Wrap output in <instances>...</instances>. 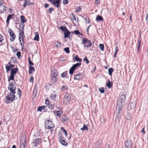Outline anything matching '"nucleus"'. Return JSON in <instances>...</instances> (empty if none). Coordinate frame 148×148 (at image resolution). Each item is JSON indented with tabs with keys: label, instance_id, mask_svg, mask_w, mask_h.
Here are the masks:
<instances>
[{
	"label": "nucleus",
	"instance_id": "obj_57",
	"mask_svg": "<svg viewBox=\"0 0 148 148\" xmlns=\"http://www.w3.org/2000/svg\"><path fill=\"white\" fill-rule=\"evenodd\" d=\"M84 61H86V64H88L89 63V61L87 57L86 56H85L84 58V59L83 60Z\"/></svg>",
	"mask_w": 148,
	"mask_h": 148
},
{
	"label": "nucleus",
	"instance_id": "obj_33",
	"mask_svg": "<svg viewBox=\"0 0 148 148\" xmlns=\"http://www.w3.org/2000/svg\"><path fill=\"white\" fill-rule=\"evenodd\" d=\"M96 20L100 21H103V19L102 17L100 15H97L96 18Z\"/></svg>",
	"mask_w": 148,
	"mask_h": 148
},
{
	"label": "nucleus",
	"instance_id": "obj_61",
	"mask_svg": "<svg viewBox=\"0 0 148 148\" xmlns=\"http://www.w3.org/2000/svg\"><path fill=\"white\" fill-rule=\"evenodd\" d=\"M42 107V110H44L45 112H46L47 110V109L46 108V107L45 106H41Z\"/></svg>",
	"mask_w": 148,
	"mask_h": 148
},
{
	"label": "nucleus",
	"instance_id": "obj_26",
	"mask_svg": "<svg viewBox=\"0 0 148 148\" xmlns=\"http://www.w3.org/2000/svg\"><path fill=\"white\" fill-rule=\"evenodd\" d=\"M106 85L109 88H110L112 87V82H110L109 79H108V83L106 84Z\"/></svg>",
	"mask_w": 148,
	"mask_h": 148
},
{
	"label": "nucleus",
	"instance_id": "obj_13",
	"mask_svg": "<svg viewBox=\"0 0 148 148\" xmlns=\"http://www.w3.org/2000/svg\"><path fill=\"white\" fill-rule=\"evenodd\" d=\"M116 109H118L117 111V112H116L115 116V120L117 121L118 120L119 122V119L120 118L121 115L120 114V111L122 109H121L120 110L119 109V108H117V106H116Z\"/></svg>",
	"mask_w": 148,
	"mask_h": 148
},
{
	"label": "nucleus",
	"instance_id": "obj_48",
	"mask_svg": "<svg viewBox=\"0 0 148 148\" xmlns=\"http://www.w3.org/2000/svg\"><path fill=\"white\" fill-rule=\"evenodd\" d=\"M54 104H51L50 103L48 105V108L51 110H52L53 108V107L54 106Z\"/></svg>",
	"mask_w": 148,
	"mask_h": 148
},
{
	"label": "nucleus",
	"instance_id": "obj_56",
	"mask_svg": "<svg viewBox=\"0 0 148 148\" xmlns=\"http://www.w3.org/2000/svg\"><path fill=\"white\" fill-rule=\"evenodd\" d=\"M56 95L52 94L50 96V98L51 99H52L53 100H54V99H55L56 98Z\"/></svg>",
	"mask_w": 148,
	"mask_h": 148
},
{
	"label": "nucleus",
	"instance_id": "obj_14",
	"mask_svg": "<svg viewBox=\"0 0 148 148\" xmlns=\"http://www.w3.org/2000/svg\"><path fill=\"white\" fill-rule=\"evenodd\" d=\"M26 145V140L25 138H21L20 142V148H25V145Z\"/></svg>",
	"mask_w": 148,
	"mask_h": 148
},
{
	"label": "nucleus",
	"instance_id": "obj_53",
	"mask_svg": "<svg viewBox=\"0 0 148 148\" xmlns=\"http://www.w3.org/2000/svg\"><path fill=\"white\" fill-rule=\"evenodd\" d=\"M14 83L13 82H12L9 84V87L11 88H14L15 86H14Z\"/></svg>",
	"mask_w": 148,
	"mask_h": 148
},
{
	"label": "nucleus",
	"instance_id": "obj_39",
	"mask_svg": "<svg viewBox=\"0 0 148 148\" xmlns=\"http://www.w3.org/2000/svg\"><path fill=\"white\" fill-rule=\"evenodd\" d=\"M85 17H83V18L86 21V23L87 24L89 23L90 22L89 19L88 17L85 16Z\"/></svg>",
	"mask_w": 148,
	"mask_h": 148
},
{
	"label": "nucleus",
	"instance_id": "obj_8",
	"mask_svg": "<svg viewBox=\"0 0 148 148\" xmlns=\"http://www.w3.org/2000/svg\"><path fill=\"white\" fill-rule=\"evenodd\" d=\"M55 7L58 8L60 7V3L61 0H47Z\"/></svg>",
	"mask_w": 148,
	"mask_h": 148
},
{
	"label": "nucleus",
	"instance_id": "obj_59",
	"mask_svg": "<svg viewBox=\"0 0 148 148\" xmlns=\"http://www.w3.org/2000/svg\"><path fill=\"white\" fill-rule=\"evenodd\" d=\"M53 10L54 9L52 7L49 8L48 10L50 14L53 11Z\"/></svg>",
	"mask_w": 148,
	"mask_h": 148
},
{
	"label": "nucleus",
	"instance_id": "obj_58",
	"mask_svg": "<svg viewBox=\"0 0 148 148\" xmlns=\"http://www.w3.org/2000/svg\"><path fill=\"white\" fill-rule=\"evenodd\" d=\"M18 94L19 95V98L21 97V90L19 89V88H18Z\"/></svg>",
	"mask_w": 148,
	"mask_h": 148
},
{
	"label": "nucleus",
	"instance_id": "obj_60",
	"mask_svg": "<svg viewBox=\"0 0 148 148\" xmlns=\"http://www.w3.org/2000/svg\"><path fill=\"white\" fill-rule=\"evenodd\" d=\"M27 0H25L24 2L23 3V6L24 8H25L27 5Z\"/></svg>",
	"mask_w": 148,
	"mask_h": 148
},
{
	"label": "nucleus",
	"instance_id": "obj_5",
	"mask_svg": "<svg viewBox=\"0 0 148 148\" xmlns=\"http://www.w3.org/2000/svg\"><path fill=\"white\" fill-rule=\"evenodd\" d=\"M42 140L41 138H35L33 140L32 144L33 147L35 148L37 147L42 142Z\"/></svg>",
	"mask_w": 148,
	"mask_h": 148
},
{
	"label": "nucleus",
	"instance_id": "obj_41",
	"mask_svg": "<svg viewBox=\"0 0 148 148\" xmlns=\"http://www.w3.org/2000/svg\"><path fill=\"white\" fill-rule=\"evenodd\" d=\"M72 33H74L75 34L77 35H82V34H81L79 32V31L78 30H76L73 32H71Z\"/></svg>",
	"mask_w": 148,
	"mask_h": 148
},
{
	"label": "nucleus",
	"instance_id": "obj_18",
	"mask_svg": "<svg viewBox=\"0 0 148 148\" xmlns=\"http://www.w3.org/2000/svg\"><path fill=\"white\" fill-rule=\"evenodd\" d=\"M83 74L81 73L75 75L74 76V79L79 80L83 79Z\"/></svg>",
	"mask_w": 148,
	"mask_h": 148
},
{
	"label": "nucleus",
	"instance_id": "obj_9",
	"mask_svg": "<svg viewBox=\"0 0 148 148\" xmlns=\"http://www.w3.org/2000/svg\"><path fill=\"white\" fill-rule=\"evenodd\" d=\"M59 141L60 143L63 145L65 146H67L68 145L67 143L65 141V139L63 136L61 134H59Z\"/></svg>",
	"mask_w": 148,
	"mask_h": 148
},
{
	"label": "nucleus",
	"instance_id": "obj_63",
	"mask_svg": "<svg viewBox=\"0 0 148 148\" xmlns=\"http://www.w3.org/2000/svg\"><path fill=\"white\" fill-rule=\"evenodd\" d=\"M69 0H63V4L64 5H66L68 3Z\"/></svg>",
	"mask_w": 148,
	"mask_h": 148
},
{
	"label": "nucleus",
	"instance_id": "obj_28",
	"mask_svg": "<svg viewBox=\"0 0 148 148\" xmlns=\"http://www.w3.org/2000/svg\"><path fill=\"white\" fill-rule=\"evenodd\" d=\"M32 71H35V69L33 66H29L28 72L29 74H31L32 73Z\"/></svg>",
	"mask_w": 148,
	"mask_h": 148
},
{
	"label": "nucleus",
	"instance_id": "obj_15",
	"mask_svg": "<svg viewBox=\"0 0 148 148\" xmlns=\"http://www.w3.org/2000/svg\"><path fill=\"white\" fill-rule=\"evenodd\" d=\"M130 102L131 103L129 105V106H130V109L135 108L136 105V103L135 101L132 99H131Z\"/></svg>",
	"mask_w": 148,
	"mask_h": 148
},
{
	"label": "nucleus",
	"instance_id": "obj_62",
	"mask_svg": "<svg viewBox=\"0 0 148 148\" xmlns=\"http://www.w3.org/2000/svg\"><path fill=\"white\" fill-rule=\"evenodd\" d=\"M16 55L18 58H20L21 56V52L20 51H18L17 52Z\"/></svg>",
	"mask_w": 148,
	"mask_h": 148
},
{
	"label": "nucleus",
	"instance_id": "obj_43",
	"mask_svg": "<svg viewBox=\"0 0 148 148\" xmlns=\"http://www.w3.org/2000/svg\"><path fill=\"white\" fill-rule=\"evenodd\" d=\"M138 46L137 48V52H138L139 50V48L140 46V43L141 42V40L139 38L138 39Z\"/></svg>",
	"mask_w": 148,
	"mask_h": 148
},
{
	"label": "nucleus",
	"instance_id": "obj_23",
	"mask_svg": "<svg viewBox=\"0 0 148 148\" xmlns=\"http://www.w3.org/2000/svg\"><path fill=\"white\" fill-rule=\"evenodd\" d=\"M14 15V14H10L8 16L6 22L8 25L9 24L10 20L12 18V17Z\"/></svg>",
	"mask_w": 148,
	"mask_h": 148
},
{
	"label": "nucleus",
	"instance_id": "obj_46",
	"mask_svg": "<svg viewBox=\"0 0 148 148\" xmlns=\"http://www.w3.org/2000/svg\"><path fill=\"white\" fill-rule=\"evenodd\" d=\"M61 90L62 91L65 90H68V88L66 86H63L61 87Z\"/></svg>",
	"mask_w": 148,
	"mask_h": 148
},
{
	"label": "nucleus",
	"instance_id": "obj_44",
	"mask_svg": "<svg viewBox=\"0 0 148 148\" xmlns=\"http://www.w3.org/2000/svg\"><path fill=\"white\" fill-rule=\"evenodd\" d=\"M99 47L100 49L102 51H103L104 50V45L103 44H100L99 45Z\"/></svg>",
	"mask_w": 148,
	"mask_h": 148
},
{
	"label": "nucleus",
	"instance_id": "obj_38",
	"mask_svg": "<svg viewBox=\"0 0 148 148\" xmlns=\"http://www.w3.org/2000/svg\"><path fill=\"white\" fill-rule=\"evenodd\" d=\"M74 59L77 62H79L80 63L82 61V59L81 58H79L78 56H75L74 57Z\"/></svg>",
	"mask_w": 148,
	"mask_h": 148
},
{
	"label": "nucleus",
	"instance_id": "obj_51",
	"mask_svg": "<svg viewBox=\"0 0 148 148\" xmlns=\"http://www.w3.org/2000/svg\"><path fill=\"white\" fill-rule=\"evenodd\" d=\"M28 59L29 60V66L34 65V64L31 61L30 57H29L28 58Z\"/></svg>",
	"mask_w": 148,
	"mask_h": 148
},
{
	"label": "nucleus",
	"instance_id": "obj_21",
	"mask_svg": "<svg viewBox=\"0 0 148 148\" xmlns=\"http://www.w3.org/2000/svg\"><path fill=\"white\" fill-rule=\"evenodd\" d=\"M101 143L100 140L97 141L95 144V148H100Z\"/></svg>",
	"mask_w": 148,
	"mask_h": 148
},
{
	"label": "nucleus",
	"instance_id": "obj_29",
	"mask_svg": "<svg viewBox=\"0 0 148 148\" xmlns=\"http://www.w3.org/2000/svg\"><path fill=\"white\" fill-rule=\"evenodd\" d=\"M34 39V40L37 41L39 40V34L38 32H36L35 33V36Z\"/></svg>",
	"mask_w": 148,
	"mask_h": 148
},
{
	"label": "nucleus",
	"instance_id": "obj_64",
	"mask_svg": "<svg viewBox=\"0 0 148 148\" xmlns=\"http://www.w3.org/2000/svg\"><path fill=\"white\" fill-rule=\"evenodd\" d=\"M115 47V52L117 53L119 51V48L117 45H116Z\"/></svg>",
	"mask_w": 148,
	"mask_h": 148
},
{
	"label": "nucleus",
	"instance_id": "obj_34",
	"mask_svg": "<svg viewBox=\"0 0 148 148\" xmlns=\"http://www.w3.org/2000/svg\"><path fill=\"white\" fill-rule=\"evenodd\" d=\"M80 130L82 131H84L86 130L87 131H88V127L85 124H84L83 127L80 128Z\"/></svg>",
	"mask_w": 148,
	"mask_h": 148
},
{
	"label": "nucleus",
	"instance_id": "obj_11",
	"mask_svg": "<svg viewBox=\"0 0 148 148\" xmlns=\"http://www.w3.org/2000/svg\"><path fill=\"white\" fill-rule=\"evenodd\" d=\"M132 141L130 139H127L125 143V148H132Z\"/></svg>",
	"mask_w": 148,
	"mask_h": 148
},
{
	"label": "nucleus",
	"instance_id": "obj_35",
	"mask_svg": "<svg viewBox=\"0 0 148 148\" xmlns=\"http://www.w3.org/2000/svg\"><path fill=\"white\" fill-rule=\"evenodd\" d=\"M10 61L11 62L15 63H17L18 62V60L15 57H12Z\"/></svg>",
	"mask_w": 148,
	"mask_h": 148
},
{
	"label": "nucleus",
	"instance_id": "obj_3",
	"mask_svg": "<svg viewBox=\"0 0 148 148\" xmlns=\"http://www.w3.org/2000/svg\"><path fill=\"white\" fill-rule=\"evenodd\" d=\"M18 71L17 68H12L10 71V77L8 78V81L9 82L11 80L14 81V75Z\"/></svg>",
	"mask_w": 148,
	"mask_h": 148
},
{
	"label": "nucleus",
	"instance_id": "obj_12",
	"mask_svg": "<svg viewBox=\"0 0 148 148\" xmlns=\"http://www.w3.org/2000/svg\"><path fill=\"white\" fill-rule=\"evenodd\" d=\"M64 99L65 102L67 103L69 102L71 99V97L69 94L67 92H66L64 96Z\"/></svg>",
	"mask_w": 148,
	"mask_h": 148
},
{
	"label": "nucleus",
	"instance_id": "obj_50",
	"mask_svg": "<svg viewBox=\"0 0 148 148\" xmlns=\"http://www.w3.org/2000/svg\"><path fill=\"white\" fill-rule=\"evenodd\" d=\"M64 51L67 53H70V50L69 47H66L64 49Z\"/></svg>",
	"mask_w": 148,
	"mask_h": 148
},
{
	"label": "nucleus",
	"instance_id": "obj_7",
	"mask_svg": "<svg viewBox=\"0 0 148 148\" xmlns=\"http://www.w3.org/2000/svg\"><path fill=\"white\" fill-rule=\"evenodd\" d=\"M81 64L80 63H78L73 64L71 68L69 70V73L71 75L73 74L74 71L77 68L80 66Z\"/></svg>",
	"mask_w": 148,
	"mask_h": 148
},
{
	"label": "nucleus",
	"instance_id": "obj_54",
	"mask_svg": "<svg viewBox=\"0 0 148 148\" xmlns=\"http://www.w3.org/2000/svg\"><path fill=\"white\" fill-rule=\"evenodd\" d=\"M27 5H33L34 4V3L31 2L29 0H27Z\"/></svg>",
	"mask_w": 148,
	"mask_h": 148
},
{
	"label": "nucleus",
	"instance_id": "obj_27",
	"mask_svg": "<svg viewBox=\"0 0 148 148\" xmlns=\"http://www.w3.org/2000/svg\"><path fill=\"white\" fill-rule=\"evenodd\" d=\"M54 113L57 116H58L59 117H60L62 114V111H60L58 110H55L54 112Z\"/></svg>",
	"mask_w": 148,
	"mask_h": 148
},
{
	"label": "nucleus",
	"instance_id": "obj_6",
	"mask_svg": "<svg viewBox=\"0 0 148 148\" xmlns=\"http://www.w3.org/2000/svg\"><path fill=\"white\" fill-rule=\"evenodd\" d=\"M45 127L46 128L51 130L55 127V125L52 121L48 120L45 122Z\"/></svg>",
	"mask_w": 148,
	"mask_h": 148
},
{
	"label": "nucleus",
	"instance_id": "obj_22",
	"mask_svg": "<svg viewBox=\"0 0 148 148\" xmlns=\"http://www.w3.org/2000/svg\"><path fill=\"white\" fill-rule=\"evenodd\" d=\"M58 73L56 69H54L51 71V75L58 76Z\"/></svg>",
	"mask_w": 148,
	"mask_h": 148
},
{
	"label": "nucleus",
	"instance_id": "obj_55",
	"mask_svg": "<svg viewBox=\"0 0 148 148\" xmlns=\"http://www.w3.org/2000/svg\"><path fill=\"white\" fill-rule=\"evenodd\" d=\"M4 40L3 36L0 34V44L2 43Z\"/></svg>",
	"mask_w": 148,
	"mask_h": 148
},
{
	"label": "nucleus",
	"instance_id": "obj_30",
	"mask_svg": "<svg viewBox=\"0 0 148 148\" xmlns=\"http://www.w3.org/2000/svg\"><path fill=\"white\" fill-rule=\"evenodd\" d=\"M21 21L22 22L21 23L23 24L24 23L26 22L27 20L25 18L24 16L23 15L21 16Z\"/></svg>",
	"mask_w": 148,
	"mask_h": 148
},
{
	"label": "nucleus",
	"instance_id": "obj_49",
	"mask_svg": "<svg viewBox=\"0 0 148 148\" xmlns=\"http://www.w3.org/2000/svg\"><path fill=\"white\" fill-rule=\"evenodd\" d=\"M99 90L101 93H103L105 92L104 88L103 87H101L99 88Z\"/></svg>",
	"mask_w": 148,
	"mask_h": 148
},
{
	"label": "nucleus",
	"instance_id": "obj_47",
	"mask_svg": "<svg viewBox=\"0 0 148 148\" xmlns=\"http://www.w3.org/2000/svg\"><path fill=\"white\" fill-rule=\"evenodd\" d=\"M61 130H62L63 132L65 134V136H66L67 135V132L66 131L64 128L63 127H61Z\"/></svg>",
	"mask_w": 148,
	"mask_h": 148
},
{
	"label": "nucleus",
	"instance_id": "obj_32",
	"mask_svg": "<svg viewBox=\"0 0 148 148\" xmlns=\"http://www.w3.org/2000/svg\"><path fill=\"white\" fill-rule=\"evenodd\" d=\"M60 29L61 30L63 31L64 32L66 31L67 30H68L66 28V26H63V25L61 26L60 27Z\"/></svg>",
	"mask_w": 148,
	"mask_h": 148
},
{
	"label": "nucleus",
	"instance_id": "obj_2",
	"mask_svg": "<svg viewBox=\"0 0 148 148\" xmlns=\"http://www.w3.org/2000/svg\"><path fill=\"white\" fill-rule=\"evenodd\" d=\"M125 95L122 94L117 99V106L119 109H122L123 105L124 104V102L125 100Z\"/></svg>",
	"mask_w": 148,
	"mask_h": 148
},
{
	"label": "nucleus",
	"instance_id": "obj_37",
	"mask_svg": "<svg viewBox=\"0 0 148 148\" xmlns=\"http://www.w3.org/2000/svg\"><path fill=\"white\" fill-rule=\"evenodd\" d=\"M67 75V71H65L64 72L62 73L61 75V76L62 77L65 78L66 77V76Z\"/></svg>",
	"mask_w": 148,
	"mask_h": 148
},
{
	"label": "nucleus",
	"instance_id": "obj_17",
	"mask_svg": "<svg viewBox=\"0 0 148 148\" xmlns=\"http://www.w3.org/2000/svg\"><path fill=\"white\" fill-rule=\"evenodd\" d=\"M3 3V1H0V12L1 13L4 12L6 10V7L2 5Z\"/></svg>",
	"mask_w": 148,
	"mask_h": 148
},
{
	"label": "nucleus",
	"instance_id": "obj_10",
	"mask_svg": "<svg viewBox=\"0 0 148 148\" xmlns=\"http://www.w3.org/2000/svg\"><path fill=\"white\" fill-rule=\"evenodd\" d=\"M8 32L10 35V41H13L16 38V36L14 33L13 32V31L10 28H9L8 29Z\"/></svg>",
	"mask_w": 148,
	"mask_h": 148
},
{
	"label": "nucleus",
	"instance_id": "obj_25",
	"mask_svg": "<svg viewBox=\"0 0 148 148\" xmlns=\"http://www.w3.org/2000/svg\"><path fill=\"white\" fill-rule=\"evenodd\" d=\"M51 82L52 83L55 82L57 81L58 76L51 75Z\"/></svg>",
	"mask_w": 148,
	"mask_h": 148
},
{
	"label": "nucleus",
	"instance_id": "obj_52",
	"mask_svg": "<svg viewBox=\"0 0 148 148\" xmlns=\"http://www.w3.org/2000/svg\"><path fill=\"white\" fill-rule=\"evenodd\" d=\"M81 8L80 6H78L76 8L75 12H77L81 11Z\"/></svg>",
	"mask_w": 148,
	"mask_h": 148
},
{
	"label": "nucleus",
	"instance_id": "obj_4",
	"mask_svg": "<svg viewBox=\"0 0 148 148\" xmlns=\"http://www.w3.org/2000/svg\"><path fill=\"white\" fill-rule=\"evenodd\" d=\"M82 44L84 45V47L88 48V47H91L92 45V43L90 40L86 38L83 37L82 38Z\"/></svg>",
	"mask_w": 148,
	"mask_h": 148
},
{
	"label": "nucleus",
	"instance_id": "obj_19",
	"mask_svg": "<svg viewBox=\"0 0 148 148\" xmlns=\"http://www.w3.org/2000/svg\"><path fill=\"white\" fill-rule=\"evenodd\" d=\"M14 65L13 64H11L10 65H8L7 64L6 65L5 69H6V72L8 73L10 70L12 68H13L14 66Z\"/></svg>",
	"mask_w": 148,
	"mask_h": 148
},
{
	"label": "nucleus",
	"instance_id": "obj_20",
	"mask_svg": "<svg viewBox=\"0 0 148 148\" xmlns=\"http://www.w3.org/2000/svg\"><path fill=\"white\" fill-rule=\"evenodd\" d=\"M24 36V32H20L19 34V38L18 39L20 42L21 41V39H22V42H24V40L23 38V36Z\"/></svg>",
	"mask_w": 148,
	"mask_h": 148
},
{
	"label": "nucleus",
	"instance_id": "obj_16",
	"mask_svg": "<svg viewBox=\"0 0 148 148\" xmlns=\"http://www.w3.org/2000/svg\"><path fill=\"white\" fill-rule=\"evenodd\" d=\"M61 119L64 123H67L69 120L68 116L67 115L63 114L61 116Z\"/></svg>",
	"mask_w": 148,
	"mask_h": 148
},
{
	"label": "nucleus",
	"instance_id": "obj_24",
	"mask_svg": "<svg viewBox=\"0 0 148 148\" xmlns=\"http://www.w3.org/2000/svg\"><path fill=\"white\" fill-rule=\"evenodd\" d=\"M71 32H70L68 30L64 32V37L66 38H68L69 37V36L70 35Z\"/></svg>",
	"mask_w": 148,
	"mask_h": 148
},
{
	"label": "nucleus",
	"instance_id": "obj_1",
	"mask_svg": "<svg viewBox=\"0 0 148 148\" xmlns=\"http://www.w3.org/2000/svg\"><path fill=\"white\" fill-rule=\"evenodd\" d=\"M8 89L10 91V92L6 97L5 102L6 103H9L12 102L16 97L14 94L16 93V87L13 88L8 86Z\"/></svg>",
	"mask_w": 148,
	"mask_h": 148
},
{
	"label": "nucleus",
	"instance_id": "obj_31",
	"mask_svg": "<svg viewBox=\"0 0 148 148\" xmlns=\"http://www.w3.org/2000/svg\"><path fill=\"white\" fill-rule=\"evenodd\" d=\"M114 69L112 68H110L108 69V74L110 76H112V72L114 71Z\"/></svg>",
	"mask_w": 148,
	"mask_h": 148
},
{
	"label": "nucleus",
	"instance_id": "obj_42",
	"mask_svg": "<svg viewBox=\"0 0 148 148\" xmlns=\"http://www.w3.org/2000/svg\"><path fill=\"white\" fill-rule=\"evenodd\" d=\"M127 120H130L131 119V116L130 114L127 113L125 116Z\"/></svg>",
	"mask_w": 148,
	"mask_h": 148
},
{
	"label": "nucleus",
	"instance_id": "obj_45",
	"mask_svg": "<svg viewBox=\"0 0 148 148\" xmlns=\"http://www.w3.org/2000/svg\"><path fill=\"white\" fill-rule=\"evenodd\" d=\"M71 15L73 16V17L74 21H76L77 20V22H78V17L75 15L74 14H73V13H71Z\"/></svg>",
	"mask_w": 148,
	"mask_h": 148
},
{
	"label": "nucleus",
	"instance_id": "obj_40",
	"mask_svg": "<svg viewBox=\"0 0 148 148\" xmlns=\"http://www.w3.org/2000/svg\"><path fill=\"white\" fill-rule=\"evenodd\" d=\"M20 26H22V29L21 30V29L19 30V31L20 32H24V30H23L24 28V24L22 23H21L20 24Z\"/></svg>",
	"mask_w": 148,
	"mask_h": 148
},
{
	"label": "nucleus",
	"instance_id": "obj_36",
	"mask_svg": "<svg viewBox=\"0 0 148 148\" xmlns=\"http://www.w3.org/2000/svg\"><path fill=\"white\" fill-rule=\"evenodd\" d=\"M54 44L56 45L55 47H61V44L59 41H56L54 43Z\"/></svg>",
	"mask_w": 148,
	"mask_h": 148
}]
</instances>
